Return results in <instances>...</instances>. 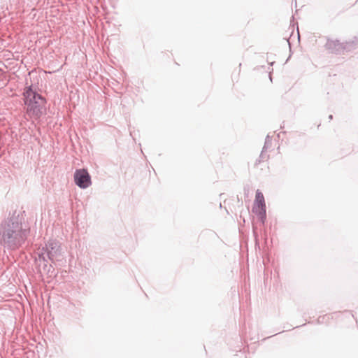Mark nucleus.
I'll return each instance as SVG.
<instances>
[{
    "label": "nucleus",
    "mask_w": 358,
    "mask_h": 358,
    "mask_svg": "<svg viewBox=\"0 0 358 358\" xmlns=\"http://www.w3.org/2000/svg\"><path fill=\"white\" fill-rule=\"evenodd\" d=\"M333 319V316L329 314L320 315L317 318V322L319 324H327L329 323L331 320Z\"/></svg>",
    "instance_id": "obj_4"
},
{
    "label": "nucleus",
    "mask_w": 358,
    "mask_h": 358,
    "mask_svg": "<svg viewBox=\"0 0 358 358\" xmlns=\"http://www.w3.org/2000/svg\"><path fill=\"white\" fill-rule=\"evenodd\" d=\"M252 211L256 213L262 221L264 220L266 215V204L264 195L259 190L256 192Z\"/></svg>",
    "instance_id": "obj_2"
},
{
    "label": "nucleus",
    "mask_w": 358,
    "mask_h": 358,
    "mask_svg": "<svg viewBox=\"0 0 358 358\" xmlns=\"http://www.w3.org/2000/svg\"><path fill=\"white\" fill-rule=\"evenodd\" d=\"M75 183L80 188L85 189L91 185V178L85 169H78L74 173Z\"/></svg>",
    "instance_id": "obj_3"
},
{
    "label": "nucleus",
    "mask_w": 358,
    "mask_h": 358,
    "mask_svg": "<svg viewBox=\"0 0 358 358\" xmlns=\"http://www.w3.org/2000/svg\"><path fill=\"white\" fill-rule=\"evenodd\" d=\"M22 95L26 114L31 118H38L45 106L43 98L31 86L25 87Z\"/></svg>",
    "instance_id": "obj_1"
}]
</instances>
